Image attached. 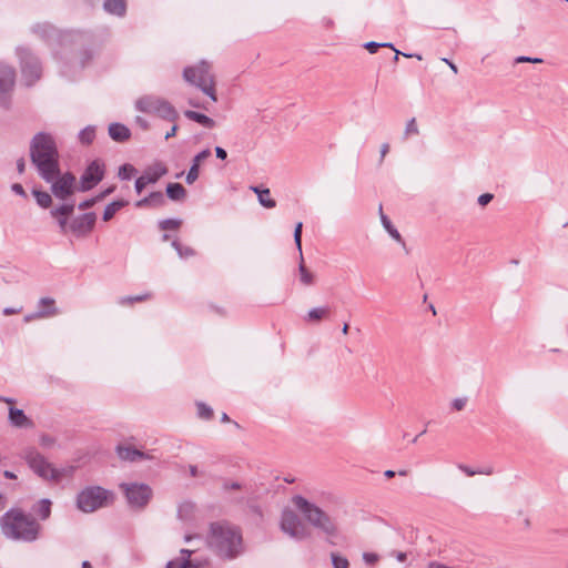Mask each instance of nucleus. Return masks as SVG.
Segmentation results:
<instances>
[{"instance_id":"864d4df0","label":"nucleus","mask_w":568,"mask_h":568,"mask_svg":"<svg viewBox=\"0 0 568 568\" xmlns=\"http://www.w3.org/2000/svg\"><path fill=\"white\" fill-rule=\"evenodd\" d=\"M393 50L395 51V57H394L395 61L398 60V55L399 54H403L406 58H416L417 60H422V55L420 54L403 53V52L396 50L395 48Z\"/></svg>"},{"instance_id":"7c9ffc66","label":"nucleus","mask_w":568,"mask_h":568,"mask_svg":"<svg viewBox=\"0 0 568 568\" xmlns=\"http://www.w3.org/2000/svg\"><path fill=\"white\" fill-rule=\"evenodd\" d=\"M118 455L122 460L134 462L138 458L143 456V453L140 450L133 449L131 447H118Z\"/></svg>"},{"instance_id":"0e129e2a","label":"nucleus","mask_w":568,"mask_h":568,"mask_svg":"<svg viewBox=\"0 0 568 568\" xmlns=\"http://www.w3.org/2000/svg\"><path fill=\"white\" fill-rule=\"evenodd\" d=\"M135 205H136V207H143V206H146V205H151L150 200H149V196H145L144 199L139 200V201L135 203Z\"/></svg>"},{"instance_id":"de8ad7c7","label":"nucleus","mask_w":568,"mask_h":568,"mask_svg":"<svg viewBox=\"0 0 568 568\" xmlns=\"http://www.w3.org/2000/svg\"><path fill=\"white\" fill-rule=\"evenodd\" d=\"M467 402V397H457L452 400L450 405L454 410L460 412L466 407Z\"/></svg>"},{"instance_id":"0eeeda50","label":"nucleus","mask_w":568,"mask_h":568,"mask_svg":"<svg viewBox=\"0 0 568 568\" xmlns=\"http://www.w3.org/2000/svg\"><path fill=\"white\" fill-rule=\"evenodd\" d=\"M23 458L29 467L41 478L48 480H59L62 477V471L54 468L47 458L36 449H28L24 452Z\"/></svg>"},{"instance_id":"8fccbe9b","label":"nucleus","mask_w":568,"mask_h":568,"mask_svg":"<svg viewBox=\"0 0 568 568\" xmlns=\"http://www.w3.org/2000/svg\"><path fill=\"white\" fill-rule=\"evenodd\" d=\"M494 199V195L490 193H484L478 196L477 202L479 205L485 206Z\"/></svg>"},{"instance_id":"79ce46f5","label":"nucleus","mask_w":568,"mask_h":568,"mask_svg":"<svg viewBox=\"0 0 568 568\" xmlns=\"http://www.w3.org/2000/svg\"><path fill=\"white\" fill-rule=\"evenodd\" d=\"M197 415L202 419H210L213 416V409L204 403H197Z\"/></svg>"},{"instance_id":"4c0bfd02","label":"nucleus","mask_w":568,"mask_h":568,"mask_svg":"<svg viewBox=\"0 0 568 568\" xmlns=\"http://www.w3.org/2000/svg\"><path fill=\"white\" fill-rule=\"evenodd\" d=\"M150 298V294H140L133 296H124L119 300V304L121 305H131L136 302H143Z\"/></svg>"},{"instance_id":"bb28decb","label":"nucleus","mask_w":568,"mask_h":568,"mask_svg":"<svg viewBox=\"0 0 568 568\" xmlns=\"http://www.w3.org/2000/svg\"><path fill=\"white\" fill-rule=\"evenodd\" d=\"M457 467L466 476H469V477H473L476 475L491 476L495 474V468L491 465H487V466L480 467L478 469H473L471 467L464 465V464H459Z\"/></svg>"},{"instance_id":"052dcab7","label":"nucleus","mask_w":568,"mask_h":568,"mask_svg":"<svg viewBox=\"0 0 568 568\" xmlns=\"http://www.w3.org/2000/svg\"><path fill=\"white\" fill-rule=\"evenodd\" d=\"M215 154L221 160H225L226 156H227L226 151L223 148H221V146H216L215 148Z\"/></svg>"},{"instance_id":"a19ab883","label":"nucleus","mask_w":568,"mask_h":568,"mask_svg":"<svg viewBox=\"0 0 568 568\" xmlns=\"http://www.w3.org/2000/svg\"><path fill=\"white\" fill-rule=\"evenodd\" d=\"M182 224L180 219H166L160 222L161 230H178Z\"/></svg>"},{"instance_id":"f03ea898","label":"nucleus","mask_w":568,"mask_h":568,"mask_svg":"<svg viewBox=\"0 0 568 568\" xmlns=\"http://www.w3.org/2000/svg\"><path fill=\"white\" fill-rule=\"evenodd\" d=\"M2 535L11 540L33 542L39 539L42 527L21 509H10L0 518Z\"/></svg>"},{"instance_id":"6e6d98bb","label":"nucleus","mask_w":568,"mask_h":568,"mask_svg":"<svg viewBox=\"0 0 568 568\" xmlns=\"http://www.w3.org/2000/svg\"><path fill=\"white\" fill-rule=\"evenodd\" d=\"M58 219L59 226L62 232H65L69 227L67 217L63 216H55Z\"/></svg>"},{"instance_id":"bf43d9fd","label":"nucleus","mask_w":568,"mask_h":568,"mask_svg":"<svg viewBox=\"0 0 568 568\" xmlns=\"http://www.w3.org/2000/svg\"><path fill=\"white\" fill-rule=\"evenodd\" d=\"M389 152V144L388 143H383L381 145V150H379V153H381V162L384 160V158L386 156V154Z\"/></svg>"},{"instance_id":"ddd939ff","label":"nucleus","mask_w":568,"mask_h":568,"mask_svg":"<svg viewBox=\"0 0 568 568\" xmlns=\"http://www.w3.org/2000/svg\"><path fill=\"white\" fill-rule=\"evenodd\" d=\"M16 82V71L13 68L0 63V104L7 106L8 94L12 91Z\"/></svg>"},{"instance_id":"f704fd0d","label":"nucleus","mask_w":568,"mask_h":568,"mask_svg":"<svg viewBox=\"0 0 568 568\" xmlns=\"http://www.w3.org/2000/svg\"><path fill=\"white\" fill-rule=\"evenodd\" d=\"M95 138L94 126H87L79 133V140L82 144H90Z\"/></svg>"},{"instance_id":"774afa93","label":"nucleus","mask_w":568,"mask_h":568,"mask_svg":"<svg viewBox=\"0 0 568 568\" xmlns=\"http://www.w3.org/2000/svg\"><path fill=\"white\" fill-rule=\"evenodd\" d=\"M19 312H20V308H13V307H6L3 310V314L7 316L19 313Z\"/></svg>"},{"instance_id":"9d476101","label":"nucleus","mask_w":568,"mask_h":568,"mask_svg":"<svg viewBox=\"0 0 568 568\" xmlns=\"http://www.w3.org/2000/svg\"><path fill=\"white\" fill-rule=\"evenodd\" d=\"M18 55L21 62L22 78L27 85H32L41 78L42 69L37 58L27 49L18 48Z\"/></svg>"},{"instance_id":"f3484780","label":"nucleus","mask_w":568,"mask_h":568,"mask_svg":"<svg viewBox=\"0 0 568 568\" xmlns=\"http://www.w3.org/2000/svg\"><path fill=\"white\" fill-rule=\"evenodd\" d=\"M163 99L155 95H144L135 101V109L140 112L155 115Z\"/></svg>"},{"instance_id":"e2e57ef3","label":"nucleus","mask_w":568,"mask_h":568,"mask_svg":"<svg viewBox=\"0 0 568 568\" xmlns=\"http://www.w3.org/2000/svg\"><path fill=\"white\" fill-rule=\"evenodd\" d=\"M189 104L193 108L205 109V110L207 109L205 104H203L196 100H193V99L189 100Z\"/></svg>"},{"instance_id":"c756f323","label":"nucleus","mask_w":568,"mask_h":568,"mask_svg":"<svg viewBox=\"0 0 568 568\" xmlns=\"http://www.w3.org/2000/svg\"><path fill=\"white\" fill-rule=\"evenodd\" d=\"M128 204L126 201L124 200H119V201H113L111 203H109L105 209H104V212H103V220L104 221H110L114 214L121 210L122 207H124L125 205Z\"/></svg>"},{"instance_id":"2f4dec72","label":"nucleus","mask_w":568,"mask_h":568,"mask_svg":"<svg viewBox=\"0 0 568 568\" xmlns=\"http://www.w3.org/2000/svg\"><path fill=\"white\" fill-rule=\"evenodd\" d=\"M300 281L303 285L310 286L314 283V275L306 268L303 263V256L301 257V263L298 265Z\"/></svg>"},{"instance_id":"6ab92c4d","label":"nucleus","mask_w":568,"mask_h":568,"mask_svg":"<svg viewBox=\"0 0 568 568\" xmlns=\"http://www.w3.org/2000/svg\"><path fill=\"white\" fill-rule=\"evenodd\" d=\"M54 304H55V302L51 297H42V298H40L39 305H49L50 310H39L34 314L27 315L24 317V321L26 322H30V321H32L34 318H45V317H50V316H53V315L58 314V310H57Z\"/></svg>"},{"instance_id":"ea45409f","label":"nucleus","mask_w":568,"mask_h":568,"mask_svg":"<svg viewBox=\"0 0 568 568\" xmlns=\"http://www.w3.org/2000/svg\"><path fill=\"white\" fill-rule=\"evenodd\" d=\"M418 133H419V130L417 126L416 119L412 118L410 120L407 121V123L405 125L404 138L407 139L410 135H417Z\"/></svg>"},{"instance_id":"4d7b16f0","label":"nucleus","mask_w":568,"mask_h":568,"mask_svg":"<svg viewBox=\"0 0 568 568\" xmlns=\"http://www.w3.org/2000/svg\"><path fill=\"white\" fill-rule=\"evenodd\" d=\"M135 122L143 130H148L150 126L149 122L145 119H143L142 116H136Z\"/></svg>"},{"instance_id":"20e7f679","label":"nucleus","mask_w":568,"mask_h":568,"mask_svg":"<svg viewBox=\"0 0 568 568\" xmlns=\"http://www.w3.org/2000/svg\"><path fill=\"white\" fill-rule=\"evenodd\" d=\"M292 504L310 525L322 530L328 536L336 535L337 528L335 523L322 508L301 495L294 496L292 498Z\"/></svg>"},{"instance_id":"4be33fe9","label":"nucleus","mask_w":568,"mask_h":568,"mask_svg":"<svg viewBox=\"0 0 568 568\" xmlns=\"http://www.w3.org/2000/svg\"><path fill=\"white\" fill-rule=\"evenodd\" d=\"M156 116L170 121L175 122L179 119V112L175 110V108L166 100L163 99L162 103L159 105Z\"/></svg>"},{"instance_id":"a18cd8bd","label":"nucleus","mask_w":568,"mask_h":568,"mask_svg":"<svg viewBox=\"0 0 568 568\" xmlns=\"http://www.w3.org/2000/svg\"><path fill=\"white\" fill-rule=\"evenodd\" d=\"M151 205L162 206L165 203L164 196L161 192H152L149 195Z\"/></svg>"},{"instance_id":"37998d69","label":"nucleus","mask_w":568,"mask_h":568,"mask_svg":"<svg viewBox=\"0 0 568 568\" xmlns=\"http://www.w3.org/2000/svg\"><path fill=\"white\" fill-rule=\"evenodd\" d=\"M332 564L334 568H348L349 566L348 559L337 554H332Z\"/></svg>"},{"instance_id":"9b49d317","label":"nucleus","mask_w":568,"mask_h":568,"mask_svg":"<svg viewBox=\"0 0 568 568\" xmlns=\"http://www.w3.org/2000/svg\"><path fill=\"white\" fill-rule=\"evenodd\" d=\"M168 173V169L164 164L158 162L149 166L143 174L135 181V191L141 193L146 185L156 183L163 175Z\"/></svg>"},{"instance_id":"603ef678","label":"nucleus","mask_w":568,"mask_h":568,"mask_svg":"<svg viewBox=\"0 0 568 568\" xmlns=\"http://www.w3.org/2000/svg\"><path fill=\"white\" fill-rule=\"evenodd\" d=\"M390 556L395 557L399 562H405L407 559V554L404 551H392Z\"/></svg>"},{"instance_id":"680f3d73","label":"nucleus","mask_w":568,"mask_h":568,"mask_svg":"<svg viewBox=\"0 0 568 568\" xmlns=\"http://www.w3.org/2000/svg\"><path fill=\"white\" fill-rule=\"evenodd\" d=\"M17 170L18 172L21 174L24 172L26 170V161L23 158H20L18 161H17Z\"/></svg>"},{"instance_id":"69168bd1","label":"nucleus","mask_w":568,"mask_h":568,"mask_svg":"<svg viewBox=\"0 0 568 568\" xmlns=\"http://www.w3.org/2000/svg\"><path fill=\"white\" fill-rule=\"evenodd\" d=\"M0 402L6 403L9 405V407H11L16 403V399L12 397H6L0 395Z\"/></svg>"},{"instance_id":"473e14b6","label":"nucleus","mask_w":568,"mask_h":568,"mask_svg":"<svg viewBox=\"0 0 568 568\" xmlns=\"http://www.w3.org/2000/svg\"><path fill=\"white\" fill-rule=\"evenodd\" d=\"M172 246L181 258H187L195 255V251L190 246H183L178 240L172 242Z\"/></svg>"},{"instance_id":"39448f33","label":"nucleus","mask_w":568,"mask_h":568,"mask_svg":"<svg viewBox=\"0 0 568 568\" xmlns=\"http://www.w3.org/2000/svg\"><path fill=\"white\" fill-rule=\"evenodd\" d=\"M183 79L199 88L212 102L215 103L217 101L215 75L212 72L210 62L202 60L195 65L184 68Z\"/></svg>"},{"instance_id":"72a5a7b5","label":"nucleus","mask_w":568,"mask_h":568,"mask_svg":"<svg viewBox=\"0 0 568 568\" xmlns=\"http://www.w3.org/2000/svg\"><path fill=\"white\" fill-rule=\"evenodd\" d=\"M33 195L37 203L43 209L49 207L52 203L51 195L48 192L33 190Z\"/></svg>"},{"instance_id":"412c9836","label":"nucleus","mask_w":568,"mask_h":568,"mask_svg":"<svg viewBox=\"0 0 568 568\" xmlns=\"http://www.w3.org/2000/svg\"><path fill=\"white\" fill-rule=\"evenodd\" d=\"M379 217H381L383 227L389 234V236L406 250L405 241L403 240V237H402L400 233L397 231V229L392 224V222L387 217V215L384 214L382 205H379Z\"/></svg>"},{"instance_id":"2eb2a0df","label":"nucleus","mask_w":568,"mask_h":568,"mask_svg":"<svg viewBox=\"0 0 568 568\" xmlns=\"http://www.w3.org/2000/svg\"><path fill=\"white\" fill-rule=\"evenodd\" d=\"M8 422L11 427L20 429H30L34 426L32 419L28 417L22 409L13 406L9 407Z\"/></svg>"},{"instance_id":"4468645a","label":"nucleus","mask_w":568,"mask_h":568,"mask_svg":"<svg viewBox=\"0 0 568 568\" xmlns=\"http://www.w3.org/2000/svg\"><path fill=\"white\" fill-rule=\"evenodd\" d=\"M95 220L94 213H84L74 217L69 224V229L77 236H85L93 230Z\"/></svg>"},{"instance_id":"dca6fc26","label":"nucleus","mask_w":568,"mask_h":568,"mask_svg":"<svg viewBox=\"0 0 568 568\" xmlns=\"http://www.w3.org/2000/svg\"><path fill=\"white\" fill-rule=\"evenodd\" d=\"M194 550L182 549L181 558L168 562L166 568H205L204 561L191 560V555Z\"/></svg>"},{"instance_id":"6e6552de","label":"nucleus","mask_w":568,"mask_h":568,"mask_svg":"<svg viewBox=\"0 0 568 568\" xmlns=\"http://www.w3.org/2000/svg\"><path fill=\"white\" fill-rule=\"evenodd\" d=\"M121 490L131 508L143 509L152 498V488L143 483H122Z\"/></svg>"},{"instance_id":"58836bf2","label":"nucleus","mask_w":568,"mask_h":568,"mask_svg":"<svg viewBox=\"0 0 568 568\" xmlns=\"http://www.w3.org/2000/svg\"><path fill=\"white\" fill-rule=\"evenodd\" d=\"M135 173H136V170H135V168L133 165H131V164H123V165H121L119 168L118 175H119V178L121 180H129Z\"/></svg>"},{"instance_id":"3c124183","label":"nucleus","mask_w":568,"mask_h":568,"mask_svg":"<svg viewBox=\"0 0 568 568\" xmlns=\"http://www.w3.org/2000/svg\"><path fill=\"white\" fill-rule=\"evenodd\" d=\"M523 62L541 63L542 59L530 58V57H525V55H520V57L516 58V63H523Z\"/></svg>"},{"instance_id":"49530a36","label":"nucleus","mask_w":568,"mask_h":568,"mask_svg":"<svg viewBox=\"0 0 568 568\" xmlns=\"http://www.w3.org/2000/svg\"><path fill=\"white\" fill-rule=\"evenodd\" d=\"M364 47L368 50L369 53H375L378 50V48H382V47L394 49V45L389 42L378 43V42L371 41V42H366L364 44Z\"/></svg>"},{"instance_id":"f257e3e1","label":"nucleus","mask_w":568,"mask_h":568,"mask_svg":"<svg viewBox=\"0 0 568 568\" xmlns=\"http://www.w3.org/2000/svg\"><path fill=\"white\" fill-rule=\"evenodd\" d=\"M30 156L39 175L51 183L53 195L65 200L75 190V178L71 173L60 175L59 153L53 138L44 132L36 134L30 145Z\"/></svg>"},{"instance_id":"cd10ccee","label":"nucleus","mask_w":568,"mask_h":568,"mask_svg":"<svg viewBox=\"0 0 568 568\" xmlns=\"http://www.w3.org/2000/svg\"><path fill=\"white\" fill-rule=\"evenodd\" d=\"M166 195L172 201H183L186 196V190L180 183H169L166 186Z\"/></svg>"},{"instance_id":"c03bdc74","label":"nucleus","mask_w":568,"mask_h":568,"mask_svg":"<svg viewBox=\"0 0 568 568\" xmlns=\"http://www.w3.org/2000/svg\"><path fill=\"white\" fill-rule=\"evenodd\" d=\"M302 227H303V224L302 222H298L295 226V230H294V242L297 246V250L300 252V257H302V243H301V239H302Z\"/></svg>"},{"instance_id":"423d86ee","label":"nucleus","mask_w":568,"mask_h":568,"mask_svg":"<svg viewBox=\"0 0 568 568\" xmlns=\"http://www.w3.org/2000/svg\"><path fill=\"white\" fill-rule=\"evenodd\" d=\"M113 501V494L100 486L82 489L77 496V507L82 513H93Z\"/></svg>"},{"instance_id":"c85d7f7f","label":"nucleus","mask_w":568,"mask_h":568,"mask_svg":"<svg viewBox=\"0 0 568 568\" xmlns=\"http://www.w3.org/2000/svg\"><path fill=\"white\" fill-rule=\"evenodd\" d=\"M51 500L48 498L40 499L33 507V511L40 519L47 520L51 515Z\"/></svg>"},{"instance_id":"c9c22d12","label":"nucleus","mask_w":568,"mask_h":568,"mask_svg":"<svg viewBox=\"0 0 568 568\" xmlns=\"http://www.w3.org/2000/svg\"><path fill=\"white\" fill-rule=\"evenodd\" d=\"M328 314L327 307H314L308 311L307 313V320L311 322L321 321L324 317H326Z\"/></svg>"},{"instance_id":"e433bc0d","label":"nucleus","mask_w":568,"mask_h":568,"mask_svg":"<svg viewBox=\"0 0 568 568\" xmlns=\"http://www.w3.org/2000/svg\"><path fill=\"white\" fill-rule=\"evenodd\" d=\"M73 210H74L73 203H65V204H62V205L55 207L54 210H52L51 215L67 217L68 215H70L73 212Z\"/></svg>"},{"instance_id":"7ed1b4c3","label":"nucleus","mask_w":568,"mask_h":568,"mask_svg":"<svg viewBox=\"0 0 568 568\" xmlns=\"http://www.w3.org/2000/svg\"><path fill=\"white\" fill-rule=\"evenodd\" d=\"M207 544L220 557L226 559L235 558L243 550L241 534L227 523L211 524Z\"/></svg>"},{"instance_id":"13d9d810","label":"nucleus","mask_w":568,"mask_h":568,"mask_svg":"<svg viewBox=\"0 0 568 568\" xmlns=\"http://www.w3.org/2000/svg\"><path fill=\"white\" fill-rule=\"evenodd\" d=\"M95 201H97V199L85 200L79 204V209L85 210V209L92 206L95 203Z\"/></svg>"},{"instance_id":"a211bd4d","label":"nucleus","mask_w":568,"mask_h":568,"mask_svg":"<svg viewBox=\"0 0 568 568\" xmlns=\"http://www.w3.org/2000/svg\"><path fill=\"white\" fill-rule=\"evenodd\" d=\"M211 155V151L209 149H205L201 152H199L192 161V165L186 174L185 182L187 184H193L197 178H199V169L202 161L207 159Z\"/></svg>"},{"instance_id":"a878e982","label":"nucleus","mask_w":568,"mask_h":568,"mask_svg":"<svg viewBox=\"0 0 568 568\" xmlns=\"http://www.w3.org/2000/svg\"><path fill=\"white\" fill-rule=\"evenodd\" d=\"M184 115L189 119V120H192V121H195L197 123H200L201 125L205 126V128H209V129H212L215 126V121L203 114V113H200V112H195V111H191V110H186L184 112Z\"/></svg>"},{"instance_id":"393cba45","label":"nucleus","mask_w":568,"mask_h":568,"mask_svg":"<svg viewBox=\"0 0 568 568\" xmlns=\"http://www.w3.org/2000/svg\"><path fill=\"white\" fill-rule=\"evenodd\" d=\"M103 8L110 14L122 17L126 11V2L125 0H105Z\"/></svg>"},{"instance_id":"f8f14e48","label":"nucleus","mask_w":568,"mask_h":568,"mask_svg":"<svg viewBox=\"0 0 568 568\" xmlns=\"http://www.w3.org/2000/svg\"><path fill=\"white\" fill-rule=\"evenodd\" d=\"M103 165L98 161L91 162L80 178V190L83 192L91 190L103 179Z\"/></svg>"},{"instance_id":"5fc2aeb1","label":"nucleus","mask_w":568,"mask_h":568,"mask_svg":"<svg viewBox=\"0 0 568 568\" xmlns=\"http://www.w3.org/2000/svg\"><path fill=\"white\" fill-rule=\"evenodd\" d=\"M11 190H12L16 194H18V195H20V196H26L24 189H23V187H22V185H21V184H19V183H14V184H12Z\"/></svg>"},{"instance_id":"aec40b11","label":"nucleus","mask_w":568,"mask_h":568,"mask_svg":"<svg viewBox=\"0 0 568 568\" xmlns=\"http://www.w3.org/2000/svg\"><path fill=\"white\" fill-rule=\"evenodd\" d=\"M178 518L190 524L196 518V506L192 501H182L178 507Z\"/></svg>"},{"instance_id":"1a4fd4ad","label":"nucleus","mask_w":568,"mask_h":568,"mask_svg":"<svg viewBox=\"0 0 568 568\" xmlns=\"http://www.w3.org/2000/svg\"><path fill=\"white\" fill-rule=\"evenodd\" d=\"M281 529L284 534L296 540H304L311 536L310 530L291 509L282 513Z\"/></svg>"},{"instance_id":"09e8293b","label":"nucleus","mask_w":568,"mask_h":568,"mask_svg":"<svg viewBox=\"0 0 568 568\" xmlns=\"http://www.w3.org/2000/svg\"><path fill=\"white\" fill-rule=\"evenodd\" d=\"M362 557L365 564L367 565H374L379 559L378 555L375 552H364Z\"/></svg>"},{"instance_id":"b1692460","label":"nucleus","mask_w":568,"mask_h":568,"mask_svg":"<svg viewBox=\"0 0 568 568\" xmlns=\"http://www.w3.org/2000/svg\"><path fill=\"white\" fill-rule=\"evenodd\" d=\"M250 190H252L258 199V203L266 207V209H273L276 206L275 200L271 199V192L270 189H261L258 186H251Z\"/></svg>"},{"instance_id":"338daca9","label":"nucleus","mask_w":568,"mask_h":568,"mask_svg":"<svg viewBox=\"0 0 568 568\" xmlns=\"http://www.w3.org/2000/svg\"><path fill=\"white\" fill-rule=\"evenodd\" d=\"M176 131H178V125L174 124L170 131L166 132L164 139L165 140H169L170 138L174 136L176 134Z\"/></svg>"},{"instance_id":"5701e85b","label":"nucleus","mask_w":568,"mask_h":568,"mask_svg":"<svg viewBox=\"0 0 568 568\" xmlns=\"http://www.w3.org/2000/svg\"><path fill=\"white\" fill-rule=\"evenodd\" d=\"M109 135L111 136L112 140H114L116 142H123L130 138L131 132H130L129 128H126L124 124L111 123L109 125Z\"/></svg>"}]
</instances>
